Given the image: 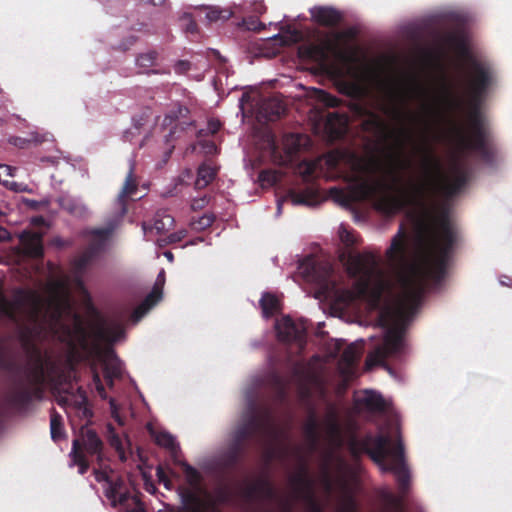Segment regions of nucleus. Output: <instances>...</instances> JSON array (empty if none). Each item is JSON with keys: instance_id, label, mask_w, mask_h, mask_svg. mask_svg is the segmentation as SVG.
I'll return each instance as SVG.
<instances>
[{"instance_id": "1", "label": "nucleus", "mask_w": 512, "mask_h": 512, "mask_svg": "<svg viewBox=\"0 0 512 512\" xmlns=\"http://www.w3.org/2000/svg\"><path fill=\"white\" fill-rule=\"evenodd\" d=\"M327 164L336 178L349 184L348 191L339 187L329 189V195L336 202L349 206L370 200L376 211L388 217L414 204L430 218L421 226L415 261L408 257L407 237L402 226L386 251L385 265L372 253L350 255L346 271L355 280L351 288H429V284H441L460 236L448 209L443 207L432 215L428 204L437 195L450 199L466 185L467 173L460 161H454L453 175L448 177L441 160L425 146L422 177L417 181L410 179L408 185L395 173L391 183L366 179V164L355 153L331 154Z\"/></svg>"}, {"instance_id": "2", "label": "nucleus", "mask_w": 512, "mask_h": 512, "mask_svg": "<svg viewBox=\"0 0 512 512\" xmlns=\"http://www.w3.org/2000/svg\"><path fill=\"white\" fill-rule=\"evenodd\" d=\"M315 299L331 301L338 311L363 312L385 329L383 342L368 353L366 369L387 367L386 359L398 358L404 351V335L429 290H313Z\"/></svg>"}, {"instance_id": "3", "label": "nucleus", "mask_w": 512, "mask_h": 512, "mask_svg": "<svg viewBox=\"0 0 512 512\" xmlns=\"http://www.w3.org/2000/svg\"><path fill=\"white\" fill-rule=\"evenodd\" d=\"M471 78L469 88V110L467 114L468 130L457 126L454 131L455 142L461 153L477 152L483 157L489 156V128L481 111L482 100L492 84L490 67L474 58H469Z\"/></svg>"}, {"instance_id": "4", "label": "nucleus", "mask_w": 512, "mask_h": 512, "mask_svg": "<svg viewBox=\"0 0 512 512\" xmlns=\"http://www.w3.org/2000/svg\"><path fill=\"white\" fill-rule=\"evenodd\" d=\"M348 449L354 459L367 454L370 459L384 472L394 473L400 493L405 496L410 488L411 475L405 460L404 445L399 439L392 446L389 435L366 434L362 438L352 437Z\"/></svg>"}, {"instance_id": "5", "label": "nucleus", "mask_w": 512, "mask_h": 512, "mask_svg": "<svg viewBox=\"0 0 512 512\" xmlns=\"http://www.w3.org/2000/svg\"><path fill=\"white\" fill-rule=\"evenodd\" d=\"M13 298L8 299L4 294L5 290H0V315L6 316L15 324L22 326V339L25 344H29L31 330L23 325L27 320L31 324H38L46 318L51 306V301L45 298L41 290H13ZM50 292H65V290H49ZM71 290H66L70 292Z\"/></svg>"}, {"instance_id": "6", "label": "nucleus", "mask_w": 512, "mask_h": 512, "mask_svg": "<svg viewBox=\"0 0 512 512\" xmlns=\"http://www.w3.org/2000/svg\"><path fill=\"white\" fill-rule=\"evenodd\" d=\"M33 364L26 366L19 376H12L17 389L10 396V403L17 407L28 405L33 398H41L42 389L40 384L44 380V361L41 352L32 347Z\"/></svg>"}, {"instance_id": "7", "label": "nucleus", "mask_w": 512, "mask_h": 512, "mask_svg": "<svg viewBox=\"0 0 512 512\" xmlns=\"http://www.w3.org/2000/svg\"><path fill=\"white\" fill-rule=\"evenodd\" d=\"M340 273L332 263L314 255H307L299 261L294 276L296 282L302 279L305 283L318 284L317 288H339Z\"/></svg>"}, {"instance_id": "8", "label": "nucleus", "mask_w": 512, "mask_h": 512, "mask_svg": "<svg viewBox=\"0 0 512 512\" xmlns=\"http://www.w3.org/2000/svg\"><path fill=\"white\" fill-rule=\"evenodd\" d=\"M182 469L186 476L188 484L192 489L180 487L179 495L184 508L180 512H206L204 510V501L200 498L197 490L201 488L202 476L199 471L188 464L182 463Z\"/></svg>"}, {"instance_id": "9", "label": "nucleus", "mask_w": 512, "mask_h": 512, "mask_svg": "<svg viewBox=\"0 0 512 512\" xmlns=\"http://www.w3.org/2000/svg\"><path fill=\"white\" fill-rule=\"evenodd\" d=\"M272 414L264 409L261 413H251L247 420L234 431L232 442L246 446V441L258 434L266 433L272 426Z\"/></svg>"}, {"instance_id": "10", "label": "nucleus", "mask_w": 512, "mask_h": 512, "mask_svg": "<svg viewBox=\"0 0 512 512\" xmlns=\"http://www.w3.org/2000/svg\"><path fill=\"white\" fill-rule=\"evenodd\" d=\"M190 110L180 103L171 106L162 122L164 129L169 128V133L165 135L166 142L176 138L177 132L184 131L194 125V121L189 118Z\"/></svg>"}, {"instance_id": "11", "label": "nucleus", "mask_w": 512, "mask_h": 512, "mask_svg": "<svg viewBox=\"0 0 512 512\" xmlns=\"http://www.w3.org/2000/svg\"><path fill=\"white\" fill-rule=\"evenodd\" d=\"M277 338L284 343H296L299 348L306 344V326L304 322H295L291 317L284 316L276 321Z\"/></svg>"}, {"instance_id": "12", "label": "nucleus", "mask_w": 512, "mask_h": 512, "mask_svg": "<svg viewBox=\"0 0 512 512\" xmlns=\"http://www.w3.org/2000/svg\"><path fill=\"white\" fill-rule=\"evenodd\" d=\"M351 109L358 116L364 117L361 123L363 131L383 141L388 138V125L380 115L358 103H353Z\"/></svg>"}, {"instance_id": "13", "label": "nucleus", "mask_w": 512, "mask_h": 512, "mask_svg": "<svg viewBox=\"0 0 512 512\" xmlns=\"http://www.w3.org/2000/svg\"><path fill=\"white\" fill-rule=\"evenodd\" d=\"M127 318L126 310H115L112 313L110 324L100 320L95 327V335L100 340L116 341L124 335V322Z\"/></svg>"}, {"instance_id": "14", "label": "nucleus", "mask_w": 512, "mask_h": 512, "mask_svg": "<svg viewBox=\"0 0 512 512\" xmlns=\"http://www.w3.org/2000/svg\"><path fill=\"white\" fill-rule=\"evenodd\" d=\"M299 53L302 57L316 62L321 69L326 70L330 64L331 55L339 54V51L336 43L326 40L319 44L302 47Z\"/></svg>"}, {"instance_id": "15", "label": "nucleus", "mask_w": 512, "mask_h": 512, "mask_svg": "<svg viewBox=\"0 0 512 512\" xmlns=\"http://www.w3.org/2000/svg\"><path fill=\"white\" fill-rule=\"evenodd\" d=\"M322 432L331 441H339L342 434L341 424L339 420V410L336 404L328 402L326 411L321 422Z\"/></svg>"}, {"instance_id": "16", "label": "nucleus", "mask_w": 512, "mask_h": 512, "mask_svg": "<svg viewBox=\"0 0 512 512\" xmlns=\"http://www.w3.org/2000/svg\"><path fill=\"white\" fill-rule=\"evenodd\" d=\"M80 440L82 451L89 456H96L97 460L102 461L103 442L95 430L82 426L80 429Z\"/></svg>"}, {"instance_id": "17", "label": "nucleus", "mask_w": 512, "mask_h": 512, "mask_svg": "<svg viewBox=\"0 0 512 512\" xmlns=\"http://www.w3.org/2000/svg\"><path fill=\"white\" fill-rule=\"evenodd\" d=\"M310 14L315 23L324 27H335L343 20V14L331 6H315Z\"/></svg>"}, {"instance_id": "18", "label": "nucleus", "mask_w": 512, "mask_h": 512, "mask_svg": "<svg viewBox=\"0 0 512 512\" xmlns=\"http://www.w3.org/2000/svg\"><path fill=\"white\" fill-rule=\"evenodd\" d=\"M284 103L277 97H269L262 99L258 111L257 118L261 121H275L285 112Z\"/></svg>"}, {"instance_id": "19", "label": "nucleus", "mask_w": 512, "mask_h": 512, "mask_svg": "<svg viewBox=\"0 0 512 512\" xmlns=\"http://www.w3.org/2000/svg\"><path fill=\"white\" fill-rule=\"evenodd\" d=\"M22 253L30 258H42L44 255L43 237L36 232H23L20 235Z\"/></svg>"}, {"instance_id": "20", "label": "nucleus", "mask_w": 512, "mask_h": 512, "mask_svg": "<svg viewBox=\"0 0 512 512\" xmlns=\"http://www.w3.org/2000/svg\"><path fill=\"white\" fill-rule=\"evenodd\" d=\"M112 234V228H98L86 232L89 237L85 250L96 258L105 250L108 239Z\"/></svg>"}, {"instance_id": "21", "label": "nucleus", "mask_w": 512, "mask_h": 512, "mask_svg": "<svg viewBox=\"0 0 512 512\" xmlns=\"http://www.w3.org/2000/svg\"><path fill=\"white\" fill-rule=\"evenodd\" d=\"M349 122L347 113L334 111L328 113L325 126L331 137L339 139L347 133Z\"/></svg>"}, {"instance_id": "22", "label": "nucleus", "mask_w": 512, "mask_h": 512, "mask_svg": "<svg viewBox=\"0 0 512 512\" xmlns=\"http://www.w3.org/2000/svg\"><path fill=\"white\" fill-rule=\"evenodd\" d=\"M163 290H151L143 302L138 305L129 316V322L137 324L151 308L162 300Z\"/></svg>"}, {"instance_id": "23", "label": "nucleus", "mask_w": 512, "mask_h": 512, "mask_svg": "<svg viewBox=\"0 0 512 512\" xmlns=\"http://www.w3.org/2000/svg\"><path fill=\"white\" fill-rule=\"evenodd\" d=\"M304 435L312 446H316L321 437L322 426L314 407H310L303 427Z\"/></svg>"}, {"instance_id": "24", "label": "nucleus", "mask_w": 512, "mask_h": 512, "mask_svg": "<svg viewBox=\"0 0 512 512\" xmlns=\"http://www.w3.org/2000/svg\"><path fill=\"white\" fill-rule=\"evenodd\" d=\"M137 188L138 185L136 178L134 177V167L131 165L123 187L117 197V204L119 205L122 214H125L127 211V198L134 195Z\"/></svg>"}, {"instance_id": "25", "label": "nucleus", "mask_w": 512, "mask_h": 512, "mask_svg": "<svg viewBox=\"0 0 512 512\" xmlns=\"http://www.w3.org/2000/svg\"><path fill=\"white\" fill-rule=\"evenodd\" d=\"M174 225V218L165 212H158L153 218V224L143 222L142 227L147 234L148 232L156 231L157 234L169 231Z\"/></svg>"}, {"instance_id": "26", "label": "nucleus", "mask_w": 512, "mask_h": 512, "mask_svg": "<svg viewBox=\"0 0 512 512\" xmlns=\"http://www.w3.org/2000/svg\"><path fill=\"white\" fill-rule=\"evenodd\" d=\"M96 259L87 250H84L79 256H77L72 262V270L77 279V286L75 288H86L81 280L82 274L87 270L91 263Z\"/></svg>"}, {"instance_id": "27", "label": "nucleus", "mask_w": 512, "mask_h": 512, "mask_svg": "<svg viewBox=\"0 0 512 512\" xmlns=\"http://www.w3.org/2000/svg\"><path fill=\"white\" fill-rule=\"evenodd\" d=\"M358 403L372 412H383L386 409L383 397L375 391H365L364 395L358 399Z\"/></svg>"}, {"instance_id": "28", "label": "nucleus", "mask_w": 512, "mask_h": 512, "mask_svg": "<svg viewBox=\"0 0 512 512\" xmlns=\"http://www.w3.org/2000/svg\"><path fill=\"white\" fill-rule=\"evenodd\" d=\"M149 432L158 446L169 450L172 455H176L179 450V445L176 443L173 435L166 431H156L151 428H149Z\"/></svg>"}, {"instance_id": "29", "label": "nucleus", "mask_w": 512, "mask_h": 512, "mask_svg": "<svg viewBox=\"0 0 512 512\" xmlns=\"http://www.w3.org/2000/svg\"><path fill=\"white\" fill-rule=\"evenodd\" d=\"M217 168L210 163H203L198 167L197 177L195 180L196 189L206 188L216 177Z\"/></svg>"}, {"instance_id": "30", "label": "nucleus", "mask_w": 512, "mask_h": 512, "mask_svg": "<svg viewBox=\"0 0 512 512\" xmlns=\"http://www.w3.org/2000/svg\"><path fill=\"white\" fill-rule=\"evenodd\" d=\"M70 457L72 460V465H77L78 472L81 475H84L88 471L90 464L86 454L82 451L80 440H73Z\"/></svg>"}, {"instance_id": "31", "label": "nucleus", "mask_w": 512, "mask_h": 512, "mask_svg": "<svg viewBox=\"0 0 512 512\" xmlns=\"http://www.w3.org/2000/svg\"><path fill=\"white\" fill-rule=\"evenodd\" d=\"M0 368L11 374V376H19L24 371L25 365L8 357L4 348L0 346Z\"/></svg>"}, {"instance_id": "32", "label": "nucleus", "mask_w": 512, "mask_h": 512, "mask_svg": "<svg viewBox=\"0 0 512 512\" xmlns=\"http://www.w3.org/2000/svg\"><path fill=\"white\" fill-rule=\"evenodd\" d=\"M260 305L266 317H270L281 310L279 298L270 292H265L262 295Z\"/></svg>"}, {"instance_id": "33", "label": "nucleus", "mask_w": 512, "mask_h": 512, "mask_svg": "<svg viewBox=\"0 0 512 512\" xmlns=\"http://www.w3.org/2000/svg\"><path fill=\"white\" fill-rule=\"evenodd\" d=\"M291 198L295 204H303L308 206L317 205L319 202L318 192L312 188H306L299 192H292Z\"/></svg>"}, {"instance_id": "34", "label": "nucleus", "mask_w": 512, "mask_h": 512, "mask_svg": "<svg viewBox=\"0 0 512 512\" xmlns=\"http://www.w3.org/2000/svg\"><path fill=\"white\" fill-rule=\"evenodd\" d=\"M245 451L246 446L231 442L227 452L224 455L225 465L231 468L238 465Z\"/></svg>"}, {"instance_id": "35", "label": "nucleus", "mask_w": 512, "mask_h": 512, "mask_svg": "<svg viewBox=\"0 0 512 512\" xmlns=\"http://www.w3.org/2000/svg\"><path fill=\"white\" fill-rule=\"evenodd\" d=\"M292 484L295 486L297 492L302 496L307 495L312 491V481L310 480L306 469H303L301 472L297 473L292 478Z\"/></svg>"}, {"instance_id": "36", "label": "nucleus", "mask_w": 512, "mask_h": 512, "mask_svg": "<svg viewBox=\"0 0 512 512\" xmlns=\"http://www.w3.org/2000/svg\"><path fill=\"white\" fill-rule=\"evenodd\" d=\"M50 433L53 441H58L65 435L62 416L55 409L51 411Z\"/></svg>"}, {"instance_id": "37", "label": "nucleus", "mask_w": 512, "mask_h": 512, "mask_svg": "<svg viewBox=\"0 0 512 512\" xmlns=\"http://www.w3.org/2000/svg\"><path fill=\"white\" fill-rule=\"evenodd\" d=\"M125 488V483L121 478L109 482L105 488V496L111 502L112 507H116V499L120 491Z\"/></svg>"}, {"instance_id": "38", "label": "nucleus", "mask_w": 512, "mask_h": 512, "mask_svg": "<svg viewBox=\"0 0 512 512\" xmlns=\"http://www.w3.org/2000/svg\"><path fill=\"white\" fill-rule=\"evenodd\" d=\"M80 399L75 401L74 407L80 418L90 420L93 416V412L88 405V398L85 392L79 389Z\"/></svg>"}, {"instance_id": "39", "label": "nucleus", "mask_w": 512, "mask_h": 512, "mask_svg": "<svg viewBox=\"0 0 512 512\" xmlns=\"http://www.w3.org/2000/svg\"><path fill=\"white\" fill-rule=\"evenodd\" d=\"M215 218L216 217L213 213H205L198 219H192L190 222V227L192 230H195L198 232L203 231V230L209 228L210 226H212V224L215 221Z\"/></svg>"}, {"instance_id": "40", "label": "nucleus", "mask_w": 512, "mask_h": 512, "mask_svg": "<svg viewBox=\"0 0 512 512\" xmlns=\"http://www.w3.org/2000/svg\"><path fill=\"white\" fill-rule=\"evenodd\" d=\"M233 12L230 9H222L220 7H211L206 13L209 22H217L219 20H228L232 17Z\"/></svg>"}, {"instance_id": "41", "label": "nucleus", "mask_w": 512, "mask_h": 512, "mask_svg": "<svg viewBox=\"0 0 512 512\" xmlns=\"http://www.w3.org/2000/svg\"><path fill=\"white\" fill-rule=\"evenodd\" d=\"M360 357V353L357 350L355 344L348 345L342 352L341 361L347 366L352 367L356 364Z\"/></svg>"}, {"instance_id": "42", "label": "nucleus", "mask_w": 512, "mask_h": 512, "mask_svg": "<svg viewBox=\"0 0 512 512\" xmlns=\"http://www.w3.org/2000/svg\"><path fill=\"white\" fill-rule=\"evenodd\" d=\"M382 112L395 121L403 122L408 112L404 111L399 105H383Z\"/></svg>"}, {"instance_id": "43", "label": "nucleus", "mask_w": 512, "mask_h": 512, "mask_svg": "<svg viewBox=\"0 0 512 512\" xmlns=\"http://www.w3.org/2000/svg\"><path fill=\"white\" fill-rule=\"evenodd\" d=\"M102 366L105 379L119 378L121 376V368L116 360H104Z\"/></svg>"}, {"instance_id": "44", "label": "nucleus", "mask_w": 512, "mask_h": 512, "mask_svg": "<svg viewBox=\"0 0 512 512\" xmlns=\"http://www.w3.org/2000/svg\"><path fill=\"white\" fill-rule=\"evenodd\" d=\"M158 58V53L154 50L140 54L136 59L137 66L141 68H151L155 66Z\"/></svg>"}, {"instance_id": "45", "label": "nucleus", "mask_w": 512, "mask_h": 512, "mask_svg": "<svg viewBox=\"0 0 512 512\" xmlns=\"http://www.w3.org/2000/svg\"><path fill=\"white\" fill-rule=\"evenodd\" d=\"M187 236L185 229L170 233L169 235L158 240L160 246L170 245L182 241Z\"/></svg>"}, {"instance_id": "46", "label": "nucleus", "mask_w": 512, "mask_h": 512, "mask_svg": "<svg viewBox=\"0 0 512 512\" xmlns=\"http://www.w3.org/2000/svg\"><path fill=\"white\" fill-rule=\"evenodd\" d=\"M319 100L326 106V107H329V108H336L338 106H340L341 104V100L339 98H337L336 96L328 93V92H325V91H320V94H319Z\"/></svg>"}, {"instance_id": "47", "label": "nucleus", "mask_w": 512, "mask_h": 512, "mask_svg": "<svg viewBox=\"0 0 512 512\" xmlns=\"http://www.w3.org/2000/svg\"><path fill=\"white\" fill-rule=\"evenodd\" d=\"M385 498H386L387 505L391 510L396 511V512H403V508H404L403 496L398 497V496H394L393 494H387Z\"/></svg>"}, {"instance_id": "48", "label": "nucleus", "mask_w": 512, "mask_h": 512, "mask_svg": "<svg viewBox=\"0 0 512 512\" xmlns=\"http://www.w3.org/2000/svg\"><path fill=\"white\" fill-rule=\"evenodd\" d=\"M275 496V489L266 479H260L259 497L272 499Z\"/></svg>"}, {"instance_id": "49", "label": "nucleus", "mask_w": 512, "mask_h": 512, "mask_svg": "<svg viewBox=\"0 0 512 512\" xmlns=\"http://www.w3.org/2000/svg\"><path fill=\"white\" fill-rule=\"evenodd\" d=\"M307 503V508L309 512H323V508L320 503L315 499L313 492H309L307 495L303 496Z\"/></svg>"}, {"instance_id": "50", "label": "nucleus", "mask_w": 512, "mask_h": 512, "mask_svg": "<svg viewBox=\"0 0 512 512\" xmlns=\"http://www.w3.org/2000/svg\"><path fill=\"white\" fill-rule=\"evenodd\" d=\"M447 42L459 48L463 55H468V49L463 40L455 34H449L447 36Z\"/></svg>"}, {"instance_id": "51", "label": "nucleus", "mask_w": 512, "mask_h": 512, "mask_svg": "<svg viewBox=\"0 0 512 512\" xmlns=\"http://www.w3.org/2000/svg\"><path fill=\"white\" fill-rule=\"evenodd\" d=\"M259 490H260V479L257 482L248 485L244 489V495L248 499H253V498L259 497Z\"/></svg>"}, {"instance_id": "52", "label": "nucleus", "mask_w": 512, "mask_h": 512, "mask_svg": "<svg viewBox=\"0 0 512 512\" xmlns=\"http://www.w3.org/2000/svg\"><path fill=\"white\" fill-rule=\"evenodd\" d=\"M340 238L346 245H354L356 243V238L353 232L347 230L343 226L340 228Z\"/></svg>"}, {"instance_id": "53", "label": "nucleus", "mask_w": 512, "mask_h": 512, "mask_svg": "<svg viewBox=\"0 0 512 512\" xmlns=\"http://www.w3.org/2000/svg\"><path fill=\"white\" fill-rule=\"evenodd\" d=\"M191 68V63L188 60H178L174 65V71L177 74H185Z\"/></svg>"}, {"instance_id": "54", "label": "nucleus", "mask_w": 512, "mask_h": 512, "mask_svg": "<svg viewBox=\"0 0 512 512\" xmlns=\"http://www.w3.org/2000/svg\"><path fill=\"white\" fill-rule=\"evenodd\" d=\"M209 203V197L203 196L200 198L193 199L191 202V208L194 211L203 209Z\"/></svg>"}, {"instance_id": "55", "label": "nucleus", "mask_w": 512, "mask_h": 512, "mask_svg": "<svg viewBox=\"0 0 512 512\" xmlns=\"http://www.w3.org/2000/svg\"><path fill=\"white\" fill-rule=\"evenodd\" d=\"M30 142H31L30 139L17 137V136L10 137V139H9L10 144H12L20 149L26 148L30 144Z\"/></svg>"}, {"instance_id": "56", "label": "nucleus", "mask_w": 512, "mask_h": 512, "mask_svg": "<svg viewBox=\"0 0 512 512\" xmlns=\"http://www.w3.org/2000/svg\"><path fill=\"white\" fill-rule=\"evenodd\" d=\"M260 179L263 182H268L269 184L273 185L277 181V176L275 172L265 170L260 173Z\"/></svg>"}, {"instance_id": "57", "label": "nucleus", "mask_w": 512, "mask_h": 512, "mask_svg": "<svg viewBox=\"0 0 512 512\" xmlns=\"http://www.w3.org/2000/svg\"><path fill=\"white\" fill-rule=\"evenodd\" d=\"M342 512H357L356 502L352 496L346 498Z\"/></svg>"}, {"instance_id": "58", "label": "nucleus", "mask_w": 512, "mask_h": 512, "mask_svg": "<svg viewBox=\"0 0 512 512\" xmlns=\"http://www.w3.org/2000/svg\"><path fill=\"white\" fill-rule=\"evenodd\" d=\"M294 376L304 379L308 377V372L302 364H296L293 369Z\"/></svg>"}, {"instance_id": "59", "label": "nucleus", "mask_w": 512, "mask_h": 512, "mask_svg": "<svg viewBox=\"0 0 512 512\" xmlns=\"http://www.w3.org/2000/svg\"><path fill=\"white\" fill-rule=\"evenodd\" d=\"M130 499V493L128 491L121 490L119 496L116 499V507L118 505L125 506Z\"/></svg>"}, {"instance_id": "60", "label": "nucleus", "mask_w": 512, "mask_h": 512, "mask_svg": "<svg viewBox=\"0 0 512 512\" xmlns=\"http://www.w3.org/2000/svg\"><path fill=\"white\" fill-rule=\"evenodd\" d=\"M94 474H95V479L98 482H106V484H109V482L113 481L112 479H110L109 475L104 471L95 469Z\"/></svg>"}, {"instance_id": "61", "label": "nucleus", "mask_w": 512, "mask_h": 512, "mask_svg": "<svg viewBox=\"0 0 512 512\" xmlns=\"http://www.w3.org/2000/svg\"><path fill=\"white\" fill-rule=\"evenodd\" d=\"M165 285V271L162 269L151 288H164Z\"/></svg>"}, {"instance_id": "62", "label": "nucleus", "mask_w": 512, "mask_h": 512, "mask_svg": "<svg viewBox=\"0 0 512 512\" xmlns=\"http://www.w3.org/2000/svg\"><path fill=\"white\" fill-rule=\"evenodd\" d=\"M220 127H221V123L218 120H214V119L209 120L208 129L212 135L216 134L219 131Z\"/></svg>"}, {"instance_id": "63", "label": "nucleus", "mask_w": 512, "mask_h": 512, "mask_svg": "<svg viewBox=\"0 0 512 512\" xmlns=\"http://www.w3.org/2000/svg\"><path fill=\"white\" fill-rule=\"evenodd\" d=\"M272 377H273V381L275 382V384L279 387L281 393L284 394L285 383L283 381V378L277 373H274Z\"/></svg>"}, {"instance_id": "64", "label": "nucleus", "mask_w": 512, "mask_h": 512, "mask_svg": "<svg viewBox=\"0 0 512 512\" xmlns=\"http://www.w3.org/2000/svg\"><path fill=\"white\" fill-rule=\"evenodd\" d=\"M499 282L502 286H507L512 288V277L508 275H503L500 277Z\"/></svg>"}]
</instances>
